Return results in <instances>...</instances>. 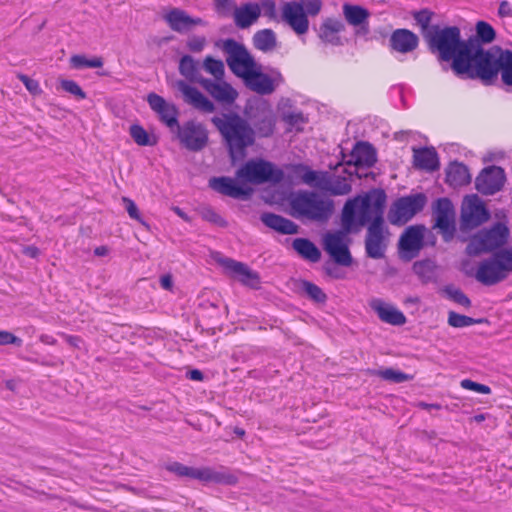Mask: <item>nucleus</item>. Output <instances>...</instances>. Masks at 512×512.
<instances>
[{
    "label": "nucleus",
    "mask_w": 512,
    "mask_h": 512,
    "mask_svg": "<svg viewBox=\"0 0 512 512\" xmlns=\"http://www.w3.org/2000/svg\"><path fill=\"white\" fill-rule=\"evenodd\" d=\"M299 3L303 4V8L306 12V16L308 15L315 16L317 15L322 8L321 0H300Z\"/></svg>",
    "instance_id": "58"
},
{
    "label": "nucleus",
    "mask_w": 512,
    "mask_h": 512,
    "mask_svg": "<svg viewBox=\"0 0 512 512\" xmlns=\"http://www.w3.org/2000/svg\"><path fill=\"white\" fill-rule=\"evenodd\" d=\"M22 343V339L15 336L13 333L5 330L0 331V345L12 344L17 347H20Z\"/></svg>",
    "instance_id": "59"
},
{
    "label": "nucleus",
    "mask_w": 512,
    "mask_h": 512,
    "mask_svg": "<svg viewBox=\"0 0 512 512\" xmlns=\"http://www.w3.org/2000/svg\"><path fill=\"white\" fill-rule=\"evenodd\" d=\"M364 243L367 257L381 259L385 256L387 244L385 243L384 234L367 232Z\"/></svg>",
    "instance_id": "34"
},
{
    "label": "nucleus",
    "mask_w": 512,
    "mask_h": 512,
    "mask_svg": "<svg viewBox=\"0 0 512 512\" xmlns=\"http://www.w3.org/2000/svg\"><path fill=\"white\" fill-rule=\"evenodd\" d=\"M130 136L139 146H154L156 139L151 138L148 132L139 124H133L130 126Z\"/></svg>",
    "instance_id": "47"
},
{
    "label": "nucleus",
    "mask_w": 512,
    "mask_h": 512,
    "mask_svg": "<svg viewBox=\"0 0 512 512\" xmlns=\"http://www.w3.org/2000/svg\"><path fill=\"white\" fill-rule=\"evenodd\" d=\"M164 21L169 28L179 34H186L195 26H206V22L200 17H192L185 10L172 8L164 16Z\"/></svg>",
    "instance_id": "20"
},
{
    "label": "nucleus",
    "mask_w": 512,
    "mask_h": 512,
    "mask_svg": "<svg viewBox=\"0 0 512 512\" xmlns=\"http://www.w3.org/2000/svg\"><path fill=\"white\" fill-rule=\"evenodd\" d=\"M122 202L125 206V209H126L128 215L130 216V218H132V219L138 221L139 223H141L142 225L148 227V224L142 218V215L140 214L136 203L132 199H130L128 197H122Z\"/></svg>",
    "instance_id": "52"
},
{
    "label": "nucleus",
    "mask_w": 512,
    "mask_h": 512,
    "mask_svg": "<svg viewBox=\"0 0 512 512\" xmlns=\"http://www.w3.org/2000/svg\"><path fill=\"white\" fill-rule=\"evenodd\" d=\"M258 4L265 17L272 20L277 19L276 3L274 0H260Z\"/></svg>",
    "instance_id": "55"
},
{
    "label": "nucleus",
    "mask_w": 512,
    "mask_h": 512,
    "mask_svg": "<svg viewBox=\"0 0 512 512\" xmlns=\"http://www.w3.org/2000/svg\"><path fill=\"white\" fill-rule=\"evenodd\" d=\"M345 30V24L336 18H326L319 27L318 36L322 42L333 46H343L344 42L338 35Z\"/></svg>",
    "instance_id": "27"
},
{
    "label": "nucleus",
    "mask_w": 512,
    "mask_h": 512,
    "mask_svg": "<svg viewBox=\"0 0 512 512\" xmlns=\"http://www.w3.org/2000/svg\"><path fill=\"white\" fill-rule=\"evenodd\" d=\"M376 162V148L370 142L358 141L350 152L349 159H343V163L346 165L344 173L348 174L349 177L356 176L357 178L362 179V175L359 170L361 168H371Z\"/></svg>",
    "instance_id": "12"
},
{
    "label": "nucleus",
    "mask_w": 512,
    "mask_h": 512,
    "mask_svg": "<svg viewBox=\"0 0 512 512\" xmlns=\"http://www.w3.org/2000/svg\"><path fill=\"white\" fill-rule=\"evenodd\" d=\"M445 182L453 187L464 186L471 182L468 167L458 161L451 162L446 168Z\"/></svg>",
    "instance_id": "33"
},
{
    "label": "nucleus",
    "mask_w": 512,
    "mask_h": 512,
    "mask_svg": "<svg viewBox=\"0 0 512 512\" xmlns=\"http://www.w3.org/2000/svg\"><path fill=\"white\" fill-rule=\"evenodd\" d=\"M342 10L345 20L352 26L365 24L366 20H369L371 15L367 8L350 3H344Z\"/></svg>",
    "instance_id": "37"
},
{
    "label": "nucleus",
    "mask_w": 512,
    "mask_h": 512,
    "mask_svg": "<svg viewBox=\"0 0 512 512\" xmlns=\"http://www.w3.org/2000/svg\"><path fill=\"white\" fill-rule=\"evenodd\" d=\"M261 221L268 228L283 235L297 234L299 231V226L292 220L272 212L263 213L261 215Z\"/></svg>",
    "instance_id": "30"
},
{
    "label": "nucleus",
    "mask_w": 512,
    "mask_h": 512,
    "mask_svg": "<svg viewBox=\"0 0 512 512\" xmlns=\"http://www.w3.org/2000/svg\"><path fill=\"white\" fill-rule=\"evenodd\" d=\"M206 45V38L204 36H196L193 35L189 37V39L186 42V47L189 51L194 53L201 52Z\"/></svg>",
    "instance_id": "56"
},
{
    "label": "nucleus",
    "mask_w": 512,
    "mask_h": 512,
    "mask_svg": "<svg viewBox=\"0 0 512 512\" xmlns=\"http://www.w3.org/2000/svg\"><path fill=\"white\" fill-rule=\"evenodd\" d=\"M215 11L221 16H229L234 5L233 0H213Z\"/></svg>",
    "instance_id": "57"
},
{
    "label": "nucleus",
    "mask_w": 512,
    "mask_h": 512,
    "mask_svg": "<svg viewBox=\"0 0 512 512\" xmlns=\"http://www.w3.org/2000/svg\"><path fill=\"white\" fill-rule=\"evenodd\" d=\"M352 217L345 214L340 216V229L328 232L323 238V249L337 265L349 267L353 263V257L349 249V234H356L352 229Z\"/></svg>",
    "instance_id": "7"
},
{
    "label": "nucleus",
    "mask_w": 512,
    "mask_h": 512,
    "mask_svg": "<svg viewBox=\"0 0 512 512\" xmlns=\"http://www.w3.org/2000/svg\"><path fill=\"white\" fill-rule=\"evenodd\" d=\"M198 476V480L204 483H215L228 486H233L238 483V477L226 468H222L218 471L210 467H203L200 468Z\"/></svg>",
    "instance_id": "31"
},
{
    "label": "nucleus",
    "mask_w": 512,
    "mask_h": 512,
    "mask_svg": "<svg viewBox=\"0 0 512 512\" xmlns=\"http://www.w3.org/2000/svg\"><path fill=\"white\" fill-rule=\"evenodd\" d=\"M509 228L502 222L494 223L490 228H482L470 237L466 246L469 256H479L483 253H494L508 241Z\"/></svg>",
    "instance_id": "8"
},
{
    "label": "nucleus",
    "mask_w": 512,
    "mask_h": 512,
    "mask_svg": "<svg viewBox=\"0 0 512 512\" xmlns=\"http://www.w3.org/2000/svg\"><path fill=\"white\" fill-rule=\"evenodd\" d=\"M164 468L178 477H188L197 480L199 478L200 468L189 467L177 461L165 464Z\"/></svg>",
    "instance_id": "44"
},
{
    "label": "nucleus",
    "mask_w": 512,
    "mask_h": 512,
    "mask_svg": "<svg viewBox=\"0 0 512 512\" xmlns=\"http://www.w3.org/2000/svg\"><path fill=\"white\" fill-rule=\"evenodd\" d=\"M425 41L429 51L437 55L440 63L449 64L442 65L443 71L450 68L459 79L476 80L467 40L462 38L458 26L441 27L434 24Z\"/></svg>",
    "instance_id": "3"
},
{
    "label": "nucleus",
    "mask_w": 512,
    "mask_h": 512,
    "mask_svg": "<svg viewBox=\"0 0 512 512\" xmlns=\"http://www.w3.org/2000/svg\"><path fill=\"white\" fill-rule=\"evenodd\" d=\"M60 85L64 91L72 94L78 99H85L87 97L86 92L74 80L62 79L60 81Z\"/></svg>",
    "instance_id": "51"
},
{
    "label": "nucleus",
    "mask_w": 512,
    "mask_h": 512,
    "mask_svg": "<svg viewBox=\"0 0 512 512\" xmlns=\"http://www.w3.org/2000/svg\"><path fill=\"white\" fill-rule=\"evenodd\" d=\"M235 175L237 180L246 185L278 184L284 179V171L263 158L249 159L236 171Z\"/></svg>",
    "instance_id": "9"
},
{
    "label": "nucleus",
    "mask_w": 512,
    "mask_h": 512,
    "mask_svg": "<svg viewBox=\"0 0 512 512\" xmlns=\"http://www.w3.org/2000/svg\"><path fill=\"white\" fill-rule=\"evenodd\" d=\"M387 200L386 192L382 188H374L365 195H357L348 199L341 211L345 217H352V229L356 233L367 225V232L384 234V212Z\"/></svg>",
    "instance_id": "5"
},
{
    "label": "nucleus",
    "mask_w": 512,
    "mask_h": 512,
    "mask_svg": "<svg viewBox=\"0 0 512 512\" xmlns=\"http://www.w3.org/2000/svg\"><path fill=\"white\" fill-rule=\"evenodd\" d=\"M370 306L377 313L379 319L385 323L402 326L407 322V318L402 311L380 299L373 300Z\"/></svg>",
    "instance_id": "28"
},
{
    "label": "nucleus",
    "mask_w": 512,
    "mask_h": 512,
    "mask_svg": "<svg viewBox=\"0 0 512 512\" xmlns=\"http://www.w3.org/2000/svg\"><path fill=\"white\" fill-rule=\"evenodd\" d=\"M201 218L215 226L226 228L228 222L218 214L211 206H204L199 209Z\"/></svg>",
    "instance_id": "48"
},
{
    "label": "nucleus",
    "mask_w": 512,
    "mask_h": 512,
    "mask_svg": "<svg viewBox=\"0 0 512 512\" xmlns=\"http://www.w3.org/2000/svg\"><path fill=\"white\" fill-rule=\"evenodd\" d=\"M426 203L427 196L424 193L399 197L393 202L388 211V221L392 225L402 226L410 221L417 213L421 212Z\"/></svg>",
    "instance_id": "10"
},
{
    "label": "nucleus",
    "mask_w": 512,
    "mask_h": 512,
    "mask_svg": "<svg viewBox=\"0 0 512 512\" xmlns=\"http://www.w3.org/2000/svg\"><path fill=\"white\" fill-rule=\"evenodd\" d=\"M418 45V36L406 28H399L394 30L389 38L390 49L402 54H407L414 51Z\"/></svg>",
    "instance_id": "24"
},
{
    "label": "nucleus",
    "mask_w": 512,
    "mask_h": 512,
    "mask_svg": "<svg viewBox=\"0 0 512 512\" xmlns=\"http://www.w3.org/2000/svg\"><path fill=\"white\" fill-rule=\"evenodd\" d=\"M290 215L297 219L327 221L334 210L331 199H323L316 192L298 190L288 196Z\"/></svg>",
    "instance_id": "6"
},
{
    "label": "nucleus",
    "mask_w": 512,
    "mask_h": 512,
    "mask_svg": "<svg viewBox=\"0 0 512 512\" xmlns=\"http://www.w3.org/2000/svg\"><path fill=\"white\" fill-rule=\"evenodd\" d=\"M223 51L227 54L226 63L232 73L242 79L244 86L260 96L271 95L284 82L280 71L272 75L264 73L246 46L233 38L223 41Z\"/></svg>",
    "instance_id": "4"
},
{
    "label": "nucleus",
    "mask_w": 512,
    "mask_h": 512,
    "mask_svg": "<svg viewBox=\"0 0 512 512\" xmlns=\"http://www.w3.org/2000/svg\"><path fill=\"white\" fill-rule=\"evenodd\" d=\"M212 122L222 136L232 165L244 161L247 149L256 138H270L276 130L277 118L269 103L260 97L247 99L243 116L237 113L225 115V119L214 117Z\"/></svg>",
    "instance_id": "1"
},
{
    "label": "nucleus",
    "mask_w": 512,
    "mask_h": 512,
    "mask_svg": "<svg viewBox=\"0 0 512 512\" xmlns=\"http://www.w3.org/2000/svg\"><path fill=\"white\" fill-rule=\"evenodd\" d=\"M218 263L230 277L238 280L243 285L252 289H258L260 287V276L258 272L250 269L246 264L232 258H221L218 260Z\"/></svg>",
    "instance_id": "18"
},
{
    "label": "nucleus",
    "mask_w": 512,
    "mask_h": 512,
    "mask_svg": "<svg viewBox=\"0 0 512 512\" xmlns=\"http://www.w3.org/2000/svg\"><path fill=\"white\" fill-rule=\"evenodd\" d=\"M293 249L303 259L310 262H318L321 258V251L319 248L308 238H296L292 242Z\"/></svg>",
    "instance_id": "35"
},
{
    "label": "nucleus",
    "mask_w": 512,
    "mask_h": 512,
    "mask_svg": "<svg viewBox=\"0 0 512 512\" xmlns=\"http://www.w3.org/2000/svg\"><path fill=\"white\" fill-rule=\"evenodd\" d=\"M200 85L218 102L233 103L238 92L227 82L218 83L212 79L201 78Z\"/></svg>",
    "instance_id": "25"
},
{
    "label": "nucleus",
    "mask_w": 512,
    "mask_h": 512,
    "mask_svg": "<svg viewBox=\"0 0 512 512\" xmlns=\"http://www.w3.org/2000/svg\"><path fill=\"white\" fill-rule=\"evenodd\" d=\"M284 120L291 126L299 123H304L305 118L301 112H291L284 116Z\"/></svg>",
    "instance_id": "62"
},
{
    "label": "nucleus",
    "mask_w": 512,
    "mask_h": 512,
    "mask_svg": "<svg viewBox=\"0 0 512 512\" xmlns=\"http://www.w3.org/2000/svg\"><path fill=\"white\" fill-rule=\"evenodd\" d=\"M369 373L370 375L378 376L385 381L396 384L411 381L414 378L413 375L404 373L400 370H395L394 368L373 369L369 370Z\"/></svg>",
    "instance_id": "41"
},
{
    "label": "nucleus",
    "mask_w": 512,
    "mask_h": 512,
    "mask_svg": "<svg viewBox=\"0 0 512 512\" xmlns=\"http://www.w3.org/2000/svg\"><path fill=\"white\" fill-rule=\"evenodd\" d=\"M461 387L480 394H491V388L488 385L475 382L471 379H463L460 383Z\"/></svg>",
    "instance_id": "53"
},
{
    "label": "nucleus",
    "mask_w": 512,
    "mask_h": 512,
    "mask_svg": "<svg viewBox=\"0 0 512 512\" xmlns=\"http://www.w3.org/2000/svg\"><path fill=\"white\" fill-rule=\"evenodd\" d=\"M505 180V171L502 167L488 166L476 177L475 188L483 195H493L503 188Z\"/></svg>",
    "instance_id": "16"
},
{
    "label": "nucleus",
    "mask_w": 512,
    "mask_h": 512,
    "mask_svg": "<svg viewBox=\"0 0 512 512\" xmlns=\"http://www.w3.org/2000/svg\"><path fill=\"white\" fill-rule=\"evenodd\" d=\"M498 15L500 17H510L512 16V8L508 1H502L498 8Z\"/></svg>",
    "instance_id": "64"
},
{
    "label": "nucleus",
    "mask_w": 512,
    "mask_h": 512,
    "mask_svg": "<svg viewBox=\"0 0 512 512\" xmlns=\"http://www.w3.org/2000/svg\"><path fill=\"white\" fill-rule=\"evenodd\" d=\"M179 73L192 83L200 84V80L203 78L199 74L198 63L188 54L182 56L179 61Z\"/></svg>",
    "instance_id": "38"
},
{
    "label": "nucleus",
    "mask_w": 512,
    "mask_h": 512,
    "mask_svg": "<svg viewBox=\"0 0 512 512\" xmlns=\"http://www.w3.org/2000/svg\"><path fill=\"white\" fill-rule=\"evenodd\" d=\"M261 16L260 6L257 2H246L241 6H235L233 19L238 29H247L252 26Z\"/></svg>",
    "instance_id": "26"
},
{
    "label": "nucleus",
    "mask_w": 512,
    "mask_h": 512,
    "mask_svg": "<svg viewBox=\"0 0 512 512\" xmlns=\"http://www.w3.org/2000/svg\"><path fill=\"white\" fill-rule=\"evenodd\" d=\"M492 256L497 261L498 267L508 276L509 272H512V247L501 248L495 251Z\"/></svg>",
    "instance_id": "46"
},
{
    "label": "nucleus",
    "mask_w": 512,
    "mask_h": 512,
    "mask_svg": "<svg viewBox=\"0 0 512 512\" xmlns=\"http://www.w3.org/2000/svg\"><path fill=\"white\" fill-rule=\"evenodd\" d=\"M443 292L450 300L465 308H469L472 305L469 297L459 288H454L452 285H447L444 287Z\"/></svg>",
    "instance_id": "49"
},
{
    "label": "nucleus",
    "mask_w": 512,
    "mask_h": 512,
    "mask_svg": "<svg viewBox=\"0 0 512 512\" xmlns=\"http://www.w3.org/2000/svg\"><path fill=\"white\" fill-rule=\"evenodd\" d=\"M177 89L182 92L184 101L196 109L203 112L212 113L215 111L214 103L209 100L203 93L197 88L189 85L184 80H178L175 84Z\"/></svg>",
    "instance_id": "22"
},
{
    "label": "nucleus",
    "mask_w": 512,
    "mask_h": 512,
    "mask_svg": "<svg viewBox=\"0 0 512 512\" xmlns=\"http://www.w3.org/2000/svg\"><path fill=\"white\" fill-rule=\"evenodd\" d=\"M298 288L309 300L313 301L314 303L325 304L328 299L322 288L311 281L300 279L298 281Z\"/></svg>",
    "instance_id": "39"
},
{
    "label": "nucleus",
    "mask_w": 512,
    "mask_h": 512,
    "mask_svg": "<svg viewBox=\"0 0 512 512\" xmlns=\"http://www.w3.org/2000/svg\"><path fill=\"white\" fill-rule=\"evenodd\" d=\"M436 263L431 259H423L413 263L412 270L423 284L434 280Z\"/></svg>",
    "instance_id": "40"
},
{
    "label": "nucleus",
    "mask_w": 512,
    "mask_h": 512,
    "mask_svg": "<svg viewBox=\"0 0 512 512\" xmlns=\"http://www.w3.org/2000/svg\"><path fill=\"white\" fill-rule=\"evenodd\" d=\"M147 102L150 108L159 115V119L161 120V122H163L170 128H173L174 126H179V111L174 104L166 102V100L162 96L154 92L148 94Z\"/></svg>",
    "instance_id": "21"
},
{
    "label": "nucleus",
    "mask_w": 512,
    "mask_h": 512,
    "mask_svg": "<svg viewBox=\"0 0 512 512\" xmlns=\"http://www.w3.org/2000/svg\"><path fill=\"white\" fill-rule=\"evenodd\" d=\"M413 166L420 170L436 171L440 167L438 153L434 147L414 149Z\"/></svg>",
    "instance_id": "29"
},
{
    "label": "nucleus",
    "mask_w": 512,
    "mask_h": 512,
    "mask_svg": "<svg viewBox=\"0 0 512 512\" xmlns=\"http://www.w3.org/2000/svg\"><path fill=\"white\" fill-rule=\"evenodd\" d=\"M352 190V186L347 182L345 177L337 176L332 179L328 176V183L324 187V191L329 192L333 196H340L349 194Z\"/></svg>",
    "instance_id": "42"
},
{
    "label": "nucleus",
    "mask_w": 512,
    "mask_h": 512,
    "mask_svg": "<svg viewBox=\"0 0 512 512\" xmlns=\"http://www.w3.org/2000/svg\"><path fill=\"white\" fill-rule=\"evenodd\" d=\"M389 36V30L385 27H379L378 29L374 30L373 35L370 38H366V40H385Z\"/></svg>",
    "instance_id": "63"
},
{
    "label": "nucleus",
    "mask_w": 512,
    "mask_h": 512,
    "mask_svg": "<svg viewBox=\"0 0 512 512\" xmlns=\"http://www.w3.org/2000/svg\"><path fill=\"white\" fill-rule=\"evenodd\" d=\"M204 69L213 75L217 80L222 79L225 73L224 64L221 60L207 56L203 62Z\"/></svg>",
    "instance_id": "50"
},
{
    "label": "nucleus",
    "mask_w": 512,
    "mask_h": 512,
    "mask_svg": "<svg viewBox=\"0 0 512 512\" xmlns=\"http://www.w3.org/2000/svg\"><path fill=\"white\" fill-rule=\"evenodd\" d=\"M489 219L490 212L477 194L465 196L460 215L461 232L475 229Z\"/></svg>",
    "instance_id": "11"
},
{
    "label": "nucleus",
    "mask_w": 512,
    "mask_h": 512,
    "mask_svg": "<svg viewBox=\"0 0 512 512\" xmlns=\"http://www.w3.org/2000/svg\"><path fill=\"white\" fill-rule=\"evenodd\" d=\"M435 223L445 242H450L456 232L455 209L452 201L447 197L438 198L433 204Z\"/></svg>",
    "instance_id": "13"
},
{
    "label": "nucleus",
    "mask_w": 512,
    "mask_h": 512,
    "mask_svg": "<svg viewBox=\"0 0 512 512\" xmlns=\"http://www.w3.org/2000/svg\"><path fill=\"white\" fill-rule=\"evenodd\" d=\"M281 18L297 35H303L309 29V20L303 4L298 1L285 2L282 7Z\"/></svg>",
    "instance_id": "19"
},
{
    "label": "nucleus",
    "mask_w": 512,
    "mask_h": 512,
    "mask_svg": "<svg viewBox=\"0 0 512 512\" xmlns=\"http://www.w3.org/2000/svg\"><path fill=\"white\" fill-rule=\"evenodd\" d=\"M425 230L424 225H412L404 230L398 241L401 259L410 261L418 256L420 250L425 246Z\"/></svg>",
    "instance_id": "15"
},
{
    "label": "nucleus",
    "mask_w": 512,
    "mask_h": 512,
    "mask_svg": "<svg viewBox=\"0 0 512 512\" xmlns=\"http://www.w3.org/2000/svg\"><path fill=\"white\" fill-rule=\"evenodd\" d=\"M294 171L297 175L301 176L305 184L312 187L324 190L325 185L328 183L329 174L326 171H315L305 164L295 165Z\"/></svg>",
    "instance_id": "32"
},
{
    "label": "nucleus",
    "mask_w": 512,
    "mask_h": 512,
    "mask_svg": "<svg viewBox=\"0 0 512 512\" xmlns=\"http://www.w3.org/2000/svg\"><path fill=\"white\" fill-rule=\"evenodd\" d=\"M209 187L216 192L234 198L247 200L253 194V188L228 176L213 177L209 180Z\"/></svg>",
    "instance_id": "17"
},
{
    "label": "nucleus",
    "mask_w": 512,
    "mask_h": 512,
    "mask_svg": "<svg viewBox=\"0 0 512 512\" xmlns=\"http://www.w3.org/2000/svg\"><path fill=\"white\" fill-rule=\"evenodd\" d=\"M18 79L24 84L26 89L34 96H38L42 94L43 90L41 89L39 82L30 78L25 74H19Z\"/></svg>",
    "instance_id": "54"
},
{
    "label": "nucleus",
    "mask_w": 512,
    "mask_h": 512,
    "mask_svg": "<svg viewBox=\"0 0 512 512\" xmlns=\"http://www.w3.org/2000/svg\"><path fill=\"white\" fill-rule=\"evenodd\" d=\"M324 271L326 275L330 276L334 279H342L344 278V272H342L339 268L331 264L330 262H326L324 265Z\"/></svg>",
    "instance_id": "60"
},
{
    "label": "nucleus",
    "mask_w": 512,
    "mask_h": 512,
    "mask_svg": "<svg viewBox=\"0 0 512 512\" xmlns=\"http://www.w3.org/2000/svg\"><path fill=\"white\" fill-rule=\"evenodd\" d=\"M177 137L189 151H201L208 143V130L205 125L195 120H189L177 127Z\"/></svg>",
    "instance_id": "14"
},
{
    "label": "nucleus",
    "mask_w": 512,
    "mask_h": 512,
    "mask_svg": "<svg viewBox=\"0 0 512 512\" xmlns=\"http://www.w3.org/2000/svg\"><path fill=\"white\" fill-rule=\"evenodd\" d=\"M252 43L257 50L270 52L277 47L276 33L270 28L258 30L252 37Z\"/></svg>",
    "instance_id": "36"
},
{
    "label": "nucleus",
    "mask_w": 512,
    "mask_h": 512,
    "mask_svg": "<svg viewBox=\"0 0 512 512\" xmlns=\"http://www.w3.org/2000/svg\"><path fill=\"white\" fill-rule=\"evenodd\" d=\"M497 264L492 255L480 262L475 274L476 280L485 286H492L505 280L507 276Z\"/></svg>",
    "instance_id": "23"
},
{
    "label": "nucleus",
    "mask_w": 512,
    "mask_h": 512,
    "mask_svg": "<svg viewBox=\"0 0 512 512\" xmlns=\"http://www.w3.org/2000/svg\"><path fill=\"white\" fill-rule=\"evenodd\" d=\"M434 13L429 9H421L419 11H415L412 16L416 23L421 28V33L424 39H426L427 34H431L433 25H431V20Z\"/></svg>",
    "instance_id": "45"
},
{
    "label": "nucleus",
    "mask_w": 512,
    "mask_h": 512,
    "mask_svg": "<svg viewBox=\"0 0 512 512\" xmlns=\"http://www.w3.org/2000/svg\"><path fill=\"white\" fill-rule=\"evenodd\" d=\"M88 58L84 55H73L70 58V65L75 69L87 68Z\"/></svg>",
    "instance_id": "61"
},
{
    "label": "nucleus",
    "mask_w": 512,
    "mask_h": 512,
    "mask_svg": "<svg viewBox=\"0 0 512 512\" xmlns=\"http://www.w3.org/2000/svg\"><path fill=\"white\" fill-rule=\"evenodd\" d=\"M447 322L451 327L463 328L474 324L488 323V320L486 318L475 319L467 315L459 314L455 311H450L448 313Z\"/></svg>",
    "instance_id": "43"
},
{
    "label": "nucleus",
    "mask_w": 512,
    "mask_h": 512,
    "mask_svg": "<svg viewBox=\"0 0 512 512\" xmlns=\"http://www.w3.org/2000/svg\"><path fill=\"white\" fill-rule=\"evenodd\" d=\"M495 39V29L483 20L476 23L475 34L466 39L476 80L486 86L493 85L499 74L505 80L512 77V50L499 45L484 48Z\"/></svg>",
    "instance_id": "2"
}]
</instances>
